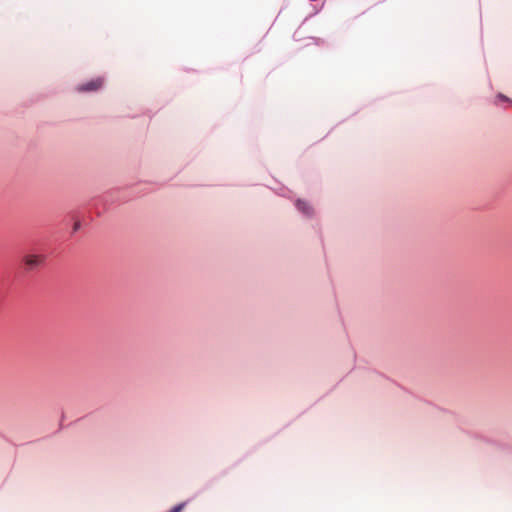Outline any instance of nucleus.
Wrapping results in <instances>:
<instances>
[{"label":"nucleus","mask_w":512,"mask_h":512,"mask_svg":"<svg viewBox=\"0 0 512 512\" xmlns=\"http://www.w3.org/2000/svg\"><path fill=\"white\" fill-rule=\"evenodd\" d=\"M44 256L40 254H28L24 256V263L28 269H34L41 266L44 262Z\"/></svg>","instance_id":"1"},{"label":"nucleus","mask_w":512,"mask_h":512,"mask_svg":"<svg viewBox=\"0 0 512 512\" xmlns=\"http://www.w3.org/2000/svg\"><path fill=\"white\" fill-rule=\"evenodd\" d=\"M185 504L182 503V504H179L175 507L172 508V510L170 512H181L182 509L184 508Z\"/></svg>","instance_id":"4"},{"label":"nucleus","mask_w":512,"mask_h":512,"mask_svg":"<svg viewBox=\"0 0 512 512\" xmlns=\"http://www.w3.org/2000/svg\"><path fill=\"white\" fill-rule=\"evenodd\" d=\"M103 85V79L102 78H96L93 80L88 81L85 84L79 85L77 90L79 92H91L96 91L100 89Z\"/></svg>","instance_id":"2"},{"label":"nucleus","mask_w":512,"mask_h":512,"mask_svg":"<svg viewBox=\"0 0 512 512\" xmlns=\"http://www.w3.org/2000/svg\"><path fill=\"white\" fill-rule=\"evenodd\" d=\"M297 207L299 210H301L303 213L305 214H310V210L311 208L309 207V205L304 202V201H297Z\"/></svg>","instance_id":"3"}]
</instances>
